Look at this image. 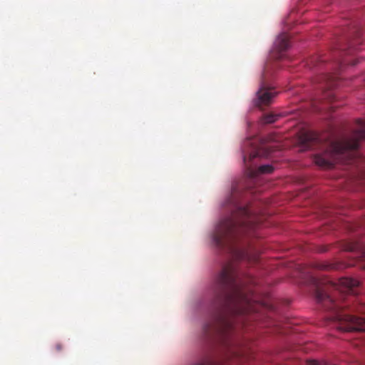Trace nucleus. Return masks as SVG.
Returning a JSON list of instances; mask_svg holds the SVG:
<instances>
[{
    "label": "nucleus",
    "mask_w": 365,
    "mask_h": 365,
    "mask_svg": "<svg viewBox=\"0 0 365 365\" xmlns=\"http://www.w3.org/2000/svg\"><path fill=\"white\" fill-rule=\"evenodd\" d=\"M310 68H312L314 66H317V59L312 60L311 63L308 65Z\"/></svg>",
    "instance_id": "4468645a"
},
{
    "label": "nucleus",
    "mask_w": 365,
    "mask_h": 365,
    "mask_svg": "<svg viewBox=\"0 0 365 365\" xmlns=\"http://www.w3.org/2000/svg\"><path fill=\"white\" fill-rule=\"evenodd\" d=\"M213 289L220 292L214 311L203 329L206 334L227 340L234 330L235 315L255 312V294L237 284L236 274L232 266L225 267L217 276Z\"/></svg>",
    "instance_id": "f257e3e1"
},
{
    "label": "nucleus",
    "mask_w": 365,
    "mask_h": 365,
    "mask_svg": "<svg viewBox=\"0 0 365 365\" xmlns=\"http://www.w3.org/2000/svg\"><path fill=\"white\" fill-rule=\"evenodd\" d=\"M316 298L319 302H322L326 300L331 302H332V299L331 298V297L322 290L317 291Z\"/></svg>",
    "instance_id": "9b49d317"
},
{
    "label": "nucleus",
    "mask_w": 365,
    "mask_h": 365,
    "mask_svg": "<svg viewBox=\"0 0 365 365\" xmlns=\"http://www.w3.org/2000/svg\"><path fill=\"white\" fill-rule=\"evenodd\" d=\"M320 82L322 84V87L324 88L325 86H332L333 80L331 77L328 74H323L320 76Z\"/></svg>",
    "instance_id": "9d476101"
},
{
    "label": "nucleus",
    "mask_w": 365,
    "mask_h": 365,
    "mask_svg": "<svg viewBox=\"0 0 365 365\" xmlns=\"http://www.w3.org/2000/svg\"><path fill=\"white\" fill-rule=\"evenodd\" d=\"M275 66L273 63L269 62L264 68L259 90L252 101L253 105L257 108H262L264 106L270 104L277 94V92L269 85L267 81L269 75Z\"/></svg>",
    "instance_id": "39448f33"
},
{
    "label": "nucleus",
    "mask_w": 365,
    "mask_h": 365,
    "mask_svg": "<svg viewBox=\"0 0 365 365\" xmlns=\"http://www.w3.org/2000/svg\"><path fill=\"white\" fill-rule=\"evenodd\" d=\"M289 36L282 32L276 38L270 53V58L274 60H283L287 57L286 51L289 47Z\"/></svg>",
    "instance_id": "0eeeda50"
},
{
    "label": "nucleus",
    "mask_w": 365,
    "mask_h": 365,
    "mask_svg": "<svg viewBox=\"0 0 365 365\" xmlns=\"http://www.w3.org/2000/svg\"><path fill=\"white\" fill-rule=\"evenodd\" d=\"M324 98L331 101L334 98V95L332 92H326L324 94Z\"/></svg>",
    "instance_id": "ddd939ff"
},
{
    "label": "nucleus",
    "mask_w": 365,
    "mask_h": 365,
    "mask_svg": "<svg viewBox=\"0 0 365 365\" xmlns=\"http://www.w3.org/2000/svg\"><path fill=\"white\" fill-rule=\"evenodd\" d=\"M318 140L319 136L317 134L302 126L295 135L294 144L299 146L301 150H305L309 149L312 143Z\"/></svg>",
    "instance_id": "6e6552de"
},
{
    "label": "nucleus",
    "mask_w": 365,
    "mask_h": 365,
    "mask_svg": "<svg viewBox=\"0 0 365 365\" xmlns=\"http://www.w3.org/2000/svg\"><path fill=\"white\" fill-rule=\"evenodd\" d=\"M242 187H245V185L237 182L232 184L230 193L222 204L230 212L220 219L210 237L214 246L227 250L236 259L252 261L255 260V254L238 249L235 245L241 235L254 232L260 221L258 212L254 210L252 207L243 206L239 203Z\"/></svg>",
    "instance_id": "f03ea898"
},
{
    "label": "nucleus",
    "mask_w": 365,
    "mask_h": 365,
    "mask_svg": "<svg viewBox=\"0 0 365 365\" xmlns=\"http://www.w3.org/2000/svg\"><path fill=\"white\" fill-rule=\"evenodd\" d=\"M280 116L279 114H269V115H266L263 119H262V122L264 123H274L275 122L278 118Z\"/></svg>",
    "instance_id": "f8f14e48"
},
{
    "label": "nucleus",
    "mask_w": 365,
    "mask_h": 365,
    "mask_svg": "<svg viewBox=\"0 0 365 365\" xmlns=\"http://www.w3.org/2000/svg\"><path fill=\"white\" fill-rule=\"evenodd\" d=\"M308 365H319V363L316 360H309L307 361Z\"/></svg>",
    "instance_id": "2eb2a0df"
},
{
    "label": "nucleus",
    "mask_w": 365,
    "mask_h": 365,
    "mask_svg": "<svg viewBox=\"0 0 365 365\" xmlns=\"http://www.w3.org/2000/svg\"><path fill=\"white\" fill-rule=\"evenodd\" d=\"M264 150V148H259L256 145V142L251 139L245 142L242 146L245 174L247 178L252 182L257 181L261 175L270 173L274 170L271 165L257 166L255 163L256 158L268 155V153Z\"/></svg>",
    "instance_id": "20e7f679"
},
{
    "label": "nucleus",
    "mask_w": 365,
    "mask_h": 365,
    "mask_svg": "<svg viewBox=\"0 0 365 365\" xmlns=\"http://www.w3.org/2000/svg\"><path fill=\"white\" fill-rule=\"evenodd\" d=\"M359 284V282L356 279L344 277L339 279L338 288L341 292H346L351 294H356V292L354 289L357 287Z\"/></svg>",
    "instance_id": "1a4fd4ad"
},
{
    "label": "nucleus",
    "mask_w": 365,
    "mask_h": 365,
    "mask_svg": "<svg viewBox=\"0 0 365 365\" xmlns=\"http://www.w3.org/2000/svg\"><path fill=\"white\" fill-rule=\"evenodd\" d=\"M339 321L337 328L344 331H365V319L352 315L339 314L336 317Z\"/></svg>",
    "instance_id": "423d86ee"
},
{
    "label": "nucleus",
    "mask_w": 365,
    "mask_h": 365,
    "mask_svg": "<svg viewBox=\"0 0 365 365\" xmlns=\"http://www.w3.org/2000/svg\"><path fill=\"white\" fill-rule=\"evenodd\" d=\"M365 139V120H356V128L351 139L331 138L322 145V152L314 157L316 164L322 168H331L334 163L346 162L358 147L359 140Z\"/></svg>",
    "instance_id": "7ed1b4c3"
}]
</instances>
